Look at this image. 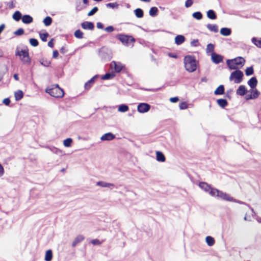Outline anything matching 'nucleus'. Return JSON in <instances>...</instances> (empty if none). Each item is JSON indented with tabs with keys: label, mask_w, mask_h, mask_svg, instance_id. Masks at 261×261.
I'll return each instance as SVG.
<instances>
[{
	"label": "nucleus",
	"mask_w": 261,
	"mask_h": 261,
	"mask_svg": "<svg viewBox=\"0 0 261 261\" xmlns=\"http://www.w3.org/2000/svg\"><path fill=\"white\" fill-rule=\"evenodd\" d=\"M45 92L51 96L58 98L63 97L65 94L64 90L60 88L58 84L52 85L47 87L45 89Z\"/></svg>",
	"instance_id": "f257e3e1"
},
{
	"label": "nucleus",
	"mask_w": 261,
	"mask_h": 261,
	"mask_svg": "<svg viewBox=\"0 0 261 261\" xmlns=\"http://www.w3.org/2000/svg\"><path fill=\"white\" fill-rule=\"evenodd\" d=\"M245 60L242 57H238L236 58L227 60V65L231 70H238L241 68L245 64Z\"/></svg>",
	"instance_id": "f03ea898"
},
{
	"label": "nucleus",
	"mask_w": 261,
	"mask_h": 261,
	"mask_svg": "<svg viewBox=\"0 0 261 261\" xmlns=\"http://www.w3.org/2000/svg\"><path fill=\"white\" fill-rule=\"evenodd\" d=\"M184 64L186 70L188 72H194L197 69L196 60L193 56H186L184 58Z\"/></svg>",
	"instance_id": "7ed1b4c3"
},
{
	"label": "nucleus",
	"mask_w": 261,
	"mask_h": 261,
	"mask_svg": "<svg viewBox=\"0 0 261 261\" xmlns=\"http://www.w3.org/2000/svg\"><path fill=\"white\" fill-rule=\"evenodd\" d=\"M116 38L120 40L123 45L126 46L133 45L135 42V38L130 35L119 34L116 35Z\"/></svg>",
	"instance_id": "20e7f679"
},
{
	"label": "nucleus",
	"mask_w": 261,
	"mask_h": 261,
	"mask_svg": "<svg viewBox=\"0 0 261 261\" xmlns=\"http://www.w3.org/2000/svg\"><path fill=\"white\" fill-rule=\"evenodd\" d=\"M243 77L244 74L243 72L238 69L231 73L229 80L235 84H240L242 82Z\"/></svg>",
	"instance_id": "39448f33"
},
{
	"label": "nucleus",
	"mask_w": 261,
	"mask_h": 261,
	"mask_svg": "<svg viewBox=\"0 0 261 261\" xmlns=\"http://www.w3.org/2000/svg\"><path fill=\"white\" fill-rule=\"evenodd\" d=\"M16 56H19L20 60L25 64H30L31 63V59L29 57V51L28 49H21L17 50L16 53Z\"/></svg>",
	"instance_id": "423d86ee"
},
{
	"label": "nucleus",
	"mask_w": 261,
	"mask_h": 261,
	"mask_svg": "<svg viewBox=\"0 0 261 261\" xmlns=\"http://www.w3.org/2000/svg\"><path fill=\"white\" fill-rule=\"evenodd\" d=\"M110 67L114 69L115 72L119 73L125 68V65L121 62L113 61L110 64Z\"/></svg>",
	"instance_id": "0eeeda50"
},
{
	"label": "nucleus",
	"mask_w": 261,
	"mask_h": 261,
	"mask_svg": "<svg viewBox=\"0 0 261 261\" xmlns=\"http://www.w3.org/2000/svg\"><path fill=\"white\" fill-rule=\"evenodd\" d=\"M150 109V106L146 103H141L138 105L137 107L138 111L141 113H144L148 112Z\"/></svg>",
	"instance_id": "6e6552de"
},
{
	"label": "nucleus",
	"mask_w": 261,
	"mask_h": 261,
	"mask_svg": "<svg viewBox=\"0 0 261 261\" xmlns=\"http://www.w3.org/2000/svg\"><path fill=\"white\" fill-rule=\"evenodd\" d=\"M217 197L228 201H232L233 200V197H231L229 195L225 193H224L223 192L220 190L219 191Z\"/></svg>",
	"instance_id": "1a4fd4ad"
},
{
	"label": "nucleus",
	"mask_w": 261,
	"mask_h": 261,
	"mask_svg": "<svg viewBox=\"0 0 261 261\" xmlns=\"http://www.w3.org/2000/svg\"><path fill=\"white\" fill-rule=\"evenodd\" d=\"M212 59L213 62L216 64H219L223 61L222 57L215 52L212 53Z\"/></svg>",
	"instance_id": "9d476101"
},
{
	"label": "nucleus",
	"mask_w": 261,
	"mask_h": 261,
	"mask_svg": "<svg viewBox=\"0 0 261 261\" xmlns=\"http://www.w3.org/2000/svg\"><path fill=\"white\" fill-rule=\"evenodd\" d=\"M82 28L84 30H92L94 29V24L91 22L85 21L81 24Z\"/></svg>",
	"instance_id": "9b49d317"
},
{
	"label": "nucleus",
	"mask_w": 261,
	"mask_h": 261,
	"mask_svg": "<svg viewBox=\"0 0 261 261\" xmlns=\"http://www.w3.org/2000/svg\"><path fill=\"white\" fill-rule=\"evenodd\" d=\"M259 92L256 89H252L251 91V94L250 95H247V99H255L257 98L259 95Z\"/></svg>",
	"instance_id": "f8f14e48"
},
{
	"label": "nucleus",
	"mask_w": 261,
	"mask_h": 261,
	"mask_svg": "<svg viewBox=\"0 0 261 261\" xmlns=\"http://www.w3.org/2000/svg\"><path fill=\"white\" fill-rule=\"evenodd\" d=\"M85 239V237L84 236L80 234L78 235L74 240V241L72 242V246L73 247H74L76 246V245L79 244V243L82 242Z\"/></svg>",
	"instance_id": "ddd939ff"
},
{
	"label": "nucleus",
	"mask_w": 261,
	"mask_h": 261,
	"mask_svg": "<svg viewBox=\"0 0 261 261\" xmlns=\"http://www.w3.org/2000/svg\"><path fill=\"white\" fill-rule=\"evenodd\" d=\"M22 21L25 24H29L33 21V18L29 15H24L22 17Z\"/></svg>",
	"instance_id": "4468645a"
},
{
	"label": "nucleus",
	"mask_w": 261,
	"mask_h": 261,
	"mask_svg": "<svg viewBox=\"0 0 261 261\" xmlns=\"http://www.w3.org/2000/svg\"><path fill=\"white\" fill-rule=\"evenodd\" d=\"M199 187L206 192H208L211 190V187L207 183L205 182H200L199 184Z\"/></svg>",
	"instance_id": "2eb2a0df"
},
{
	"label": "nucleus",
	"mask_w": 261,
	"mask_h": 261,
	"mask_svg": "<svg viewBox=\"0 0 261 261\" xmlns=\"http://www.w3.org/2000/svg\"><path fill=\"white\" fill-rule=\"evenodd\" d=\"M247 93V90L245 86L241 85L237 90V94L239 95L243 96Z\"/></svg>",
	"instance_id": "dca6fc26"
},
{
	"label": "nucleus",
	"mask_w": 261,
	"mask_h": 261,
	"mask_svg": "<svg viewBox=\"0 0 261 261\" xmlns=\"http://www.w3.org/2000/svg\"><path fill=\"white\" fill-rule=\"evenodd\" d=\"M156 159L158 161L161 162H164L166 160L164 154L159 151L156 152Z\"/></svg>",
	"instance_id": "f3484780"
},
{
	"label": "nucleus",
	"mask_w": 261,
	"mask_h": 261,
	"mask_svg": "<svg viewBox=\"0 0 261 261\" xmlns=\"http://www.w3.org/2000/svg\"><path fill=\"white\" fill-rule=\"evenodd\" d=\"M115 138V136L111 133H108L104 134L101 137V140H112Z\"/></svg>",
	"instance_id": "a211bd4d"
},
{
	"label": "nucleus",
	"mask_w": 261,
	"mask_h": 261,
	"mask_svg": "<svg viewBox=\"0 0 261 261\" xmlns=\"http://www.w3.org/2000/svg\"><path fill=\"white\" fill-rule=\"evenodd\" d=\"M248 84L252 88H255L257 84V81L255 77H251L248 82Z\"/></svg>",
	"instance_id": "6ab92c4d"
},
{
	"label": "nucleus",
	"mask_w": 261,
	"mask_h": 261,
	"mask_svg": "<svg viewBox=\"0 0 261 261\" xmlns=\"http://www.w3.org/2000/svg\"><path fill=\"white\" fill-rule=\"evenodd\" d=\"M185 40V38L182 35H177L175 38V42L177 45L182 44Z\"/></svg>",
	"instance_id": "aec40b11"
},
{
	"label": "nucleus",
	"mask_w": 261,
	"mask_h": 261,
	"mask_svg": "<svg viewBox=\"0 0 261 261\" xmlns=\"http://www.w3.org/2000/svg\"><path fill=\"white\" fill-rule=\"evenodd\" d=\"M96 76H93L90 80L87 82L84 86L85 89L86 90H89L92 86L94 82V80Z\"/></svg>",
	"instance_id": "412c9836"
},
{
	"label": "nucleus",
	"mask_w": 261,
	"mask_h": 261,
	"mask_svg": "<svg viewBox=\"0 0 261 261\" xmlns=\"http://www.w3.org/2000/svg\"><path fill=\"white\" fill-rule=\"evenodd\" d=\"M224 93V87L223 85H220L214 91L215 95H222Z\"/></svg>",
	"instance_id": "4be33fe9"
},
{
	"label": "nucleus",
	"mask_w": 261,
	"mask_h": 261,
	"mask_svg": "<svg viewBox=\"0 0 261 261\" xmlns=\"http://www.w3.org/2000/svg\"><path fill=\"white\" fill-rule=\"evenodd\" d=\"M220 33L224 36H228L231 34V30L227 28H223L220 30Z\"/></svg>",
	"instance_id": "5701e85b"
},
{
	"label": "nucleus",
	"mask_w": 261,
	"mask_h": 261,
	"mask_svg": "<svg viewBox=\"0 0 261 261\" xmlns=\"http://www.w3.org/2000/svg\"><path fill=\"white\" fill-rule=\"evenodd\" d=\"M217 102L218 105L222 108H224L228 105L227 100L225 99H219L217 100Z\"/></svg>",
	"instance_id": "b1692460"
},
{
	"label": "nucleus",
	"mask_w": 261,
	"mask_h": 261,
	"mask_svg": "<svg viewBox=\"0 0 261 261\" xmlns=\"http://www.w3.org/2000/svg\"><path fill=\"white\" fill-rule=\"evenodd\" d=\"M12 18L16 21H19L21 18L22 19V15L21 13L18 11L15 12L13 14Z\"/></svg>",
	"instance_id": "393cba45"
},
{
	"label": "nucleus",
	"mask_w": 261,
	"mask_h": 261,
	"mask_svg": "<svg viewBox=\"0 0 261 261\" xmlns=\"http://www.w3.org/2000/svg\"><path fill=\"white\" fill-rule=\"evenodd\" d=\"M207 28L211 31L214 32H218V27L216 24H208L207 25Z\"/></svg>",
	"instance_id": "a878e982"
},
{
	"label": "nucleus",
	"mask_w": 261,
	"mask_h": 261,
	"mask_svg": "<svg viewBox=\"0 0 261 261\" xmlns=\"http://www.w3.org/2000/svg\"><path fill=\"white\" fill-rule=\"evenodd\" d=\"M207 16L211 19H215L217 18L216 14L213 10H209L207 12Z\"/></svg>",
	"instance_id": "bb28decb"
},
{
	"label": "nucleus",
	"mask_w": 261,
	"mask_h": 261,
	"mask_svg": "<svg viewBox=\"0 0 261 261\" xmlns=\"http://www.w3.org/2000/svg\"><path fill=\"white\" fill-rule=\"evenodd\" d=\"M53 258V252L51 250H48L46 251L44 259L46 261H50Z\"/></svg>",
	"instance_id": "cd10ccee"
},
{
	"label": "nucleus",
	"mask_w": 261,
	"mask_h": 261,
	"mask_svg": "<svg viewBox=\"0 0 261 261\" xmlns=\"http://www.w3.org/2000/svg\"><path fill=\"white\" fill-rule=\"evenodd\" d=\"M14 96L16 100H19L22 98L23 96V93L21 90H17L14 93Z\"/></svg>",
	"instance_id": "c85d7f7f"
},
{
	"label": "nucleus",
	"mask_w": 261,
	"mask_h": 261,
	"mask_svg": "<svg viewBox=\"0 0 261 261\" xmlns=\"http://www.w3.org/2000/svg\"><path fill=\"white\" fill-rule=\"evenodd\" d=\"M205 241L207 244L210 246H213L215 242L214 239L211 236L206 237L205 238Z\"/></svg>",
	"instance_id": "c756f323"
},
{
	"label": "nucleus",
	"mask_w": 261,
	"mask_h": 261,
	"mask_svg": "<svg viewBox=\"0 0 261 261\" xmlns=\"http://www.w3.org/2000/svg\"><path fill=\"white\" fill-rule=\"evenodd\" d=\"M115 76V74L114 73H107L103 75L101 79L103 80H106L113 79Z\"/></svg>",
	"instance_id": "7c9ffc66"
},
{
	"label": "nucleus",
	"mask_w": 261,
	"mask_h": 261,
	"mask_svg": "<svg viewBox=\"0 0 261 261\" xmlns=\"http://www.w3.org/2000/svg\"><path fill=\"white\" fill-rule=\"evenodd\" d=\"M219 191V190L211 187V190H210L208 193L212 196L217 197Z\"/></svg>",
	"instance_id": "2f4dec72"
},
{
	"label": "nucleus",
	"mask_w": 261,
	"mask_h": 261,
	"mask_svg": "<svg viewBox=\"0 0 261 261\" xmlns=\"http://www.w3.org/2000/svg\"><path fill=\"white\" fill-rule=\"evenodd\" d=\"M97 185L100 186L101 187H110L111 186H113L114 185L113 184L107 183L104 181H99L97 182Z\"/></svg>",
	"instance_id": "473e14b6"
},
{
	"label": "nucleus",
	"mask_w": 261,
	"mask_h": 261,
	"mask_svg": "<svg viewBox=\"0 0 261 261\" xmlns=\"http://www.w3.org/2000/svg\"><path fill=\"white\" fill-rule=\"evenodd\" d=\"M135 14L138 18L143 17L144 14L143 10L140 8H137L135 10Z\"/></svg>",
	"instance_id": "72a5a7b5"
},
{
	"label": "nucleus",
	"mask_w": 261,
	"mask_h": 261,
	"mask_svg": "<svg viewBox=\"0 0 261 261\" xmlns=\"http://www.w3.org/2000/svg\"><path fill=\"white\" fill-rule=\"evenodd\" d=\"M158 9L156 7H153L150 8L149 13L151 16H155L157 15Z\"/></svg>",
	"instance_id": "f704fd0d"
},
{
	"label": "nucleus",
	"mask_w": 261,
	"mask_h": 261,
	"mask_svg": "<svg viewBox=\"0 0 261 261\" xmlns=\"http://www.w3.org/2000/svg\"><path fill=\"white\" fill-rule=\"evenodd\" d=\"M52 18L49 16L46 17L43 20V23L45 25L49 26L52 23Z\"/></svg>",
	"instance_id": "c9c22d12"
},
{
	"label": "nucleus",
	"mask_w": 261,
	"mask_h": 261,
	"mask_svg": "<svg viewBox=\"0 0 261 261\" xmlns=\"http://www.w3.org/2000/svg\"><path fill=\"white\" fill-rule=\"evenodd\" d=\"M74 36L79 39H82L83 38L84 33L80 30H77L74 32Z\"/></svg>",
	"instance_id": "e433bc0d"
},
{
	"label": "nucleus",
	"mask_w": 261,
	"mask_h": 261,
	"mask_svg": "<svg viewBox=\"0 0 261 261\" xmlns=\"http://www.w3.org/2000/svg\"><path fill=\"white\" fill-rule=\"evenodd\" d=\"M128 110V107L125 105H121L119 107L118 111L121 112H125Z\"/></svg>",
	"instance_id": "4c0bfd02"
},
{
	"label": "nucleus",
	"mask_w": 261,
	"mask_h": 261,
	"mask_svg": "<svg viewBox=\"0 0 261 261\" xmlns=\"http://www.w3.org/2000/svg\"><path fill=\"white\" fill-rule=\"evenodd\" d=\"M252 41L256 46L261 48V39H258L255 38H253Z\"/></svg>",
	"instance_id": "58836bf2"
},
{
	"label": "nucleus",
	"mask_w": 261,
	"mask_h": 261,
	"mask_svg": "<svg viewBox=\"0 0 261 261\" xmlns=\"http://www.w3.org/2000/svg\"><path fill=\"white\" fill-rule=\"evenodd\" d=\"M254 70L252 67H249L245 70V74L246 75H251L253 73Z\"/></svg>",
	"instance_id": "ea45409f"
},
{
	"label": "nucleus",
	"mask_w": 261,
	"mask_h": 261,
	"mask_svg": "<svg viewBox=\"0 0 261 261\" xmlns=\"http://www.w3.org/2000/svg\"><path fill=\"white\" fill-rule=\"evenodd\" d=\"M72 142V139L67 138L64 141L63 144L65 147H69L71 146Z\"/></svg>",
	"instance_id": "a19ab883"
},
{
	"label": "nucleus",
	"mask_w": 261,
	"mask_h": 261,
	"mask_svg": "<svg viewBox=\"0 0 261 261\" xmlns=\"http://www.w3.org/2000/svg\"><path fill=\"white\" fill-rule=\"evenodd\" d=\"M193 16L194 18L197 20H200L202 17V15L200 12H196L193 14Z\"/></svg>",
	"instance_id": "79ce46f5"
},
{
	"label": "nucleus",
	"mask_w": 261,
	"mask_h": 261,
	"mask_svg": "<svg viewBox=\"0 0 261 261\" xmlns=\"http://www.w3.org/2000/svg\"><path fill=\"white\" fill-rule=\"evenodd\" d=\"M31 45L33 46L36 47L38 45V41L36 39L31 38L29 40Z\"/></svg>",
	"instance_id": "37998d69"
},
{
	"label": "nucleus",
	"mask_w": 261,
	"mask_h": 261,
	"mask_svg": "<svg viewBox=\"0 0 261 261\" xmlns=\"http://www.w3.org/2000/svg\"><path fill=\"white\" fill-rule=\"evenodd\" d=\"M206 49L207 53H213L214 50V45L212 43L208 44Z\"/></svg>",
	"instance_id": "c03bdc74"
},
{
	"label": "nucleus",
	"mask_w": 261,
	"mask_h": 261,
	"mask_svg": "<svg viewBox=\"0 0 261 261\" xmlns=\"http://www.w3.org/2000/svg\"><path fill=\"white\" fill-rule=\"evenodd\" d=\"M98 10V9L97 7H94L91 11H90L88 13V16H90L93 15L95 13H96Z\"/></svg>",
	"instance_id": "a18cd8bd"
},
{
	"label": "nucleus",
	"mask_w": 261,
	"mask_h": 261,
	"mask_svg": "<svg viewBox=\"0 0 261 261\" xmlns=\"http://www.w3.org/2000/svg\"><path fill=\"white\" fill-rule=\"evenodd\" d=\"M24 30L22 28L18 29L14 32V34L17 36L22 35L24 34Z\"/></svg>",
	"instance_id": "49530a36"
},
{
	"label": "nucleus",
	"mask_w": 261,
	"mask_h": 261,
	"mask_svg": "<svg viewBox=\"0 0 261 261\" xmlns=\"http://www.w3.org/2000/svg\"><path fill=\"white\" fill-rule=\"evenodd\" d=\"M48 34L47 33L40 34V38L44 42L47 41V38L48 37Z\"/></svg>",
	"instance_id": "de8ad7c7"
},
{
	"label": "nucleus",
	"mask_w": 261,
	"mask_h": 261,
	"mask_svg": "<svg viewBox=\"0 0 261 261\" xmlns=\"http://www.w3.org/2000/svg\"><path fill=\"white\" fill-rule=\"evenodd\" d=\"M179 107L181 110H185L188 108L187 103L186 102H182L180 103Z\"/></svg>",
	"instance_id": "09e8293b"
},
{
	"label": "nucleus",
	"mask_w": 261,
	"mask_h": 261,
	"mask_svg": "<svg viewBox=\"0 0 261 261\" xmlns=\"http://www.w3.org/2000/svg\"><path fill=\"white\" fill-rule=\"evenodd\" d=\"M107 7L114 8L118 7V5L116 3H108L106 5Z\"/></svg>",
	"instance_id": "8fccbe9b"
},
{
	"label": "nucleus",
	"mask_w": 261,
	"mask_h": 261,
	"mask_svg": "<svg viewBox=\"0 0 261 261\" xmlns=\"http://www.w3.org/2000/svg\"><path fill=\"white\" fill-rule=\"evenodd\" d=\"M193 0H187L185 2V7L186 8L190 7L193 4Z\"/></svg>",
	"instance_id": "3c124183"
},
{
	"label": "nucleus",
	"mask_w": 261,
	"mask_h": 261,
	"mask_svg": "<svg viewBox=\"0 0 261 261\" xmlns=\"http://www.w3.org/2000/svg\"><path fill=\"white\" fill-rule=\"evenodd\" d=\"M91 243L94 245H99L101 244L100 241L98 239H94L91 241Z\"/></svg>",
	"instance_id": "603ef678"
},
{
	"label": "nucleus",
	"mask_w": 261,
	"mask_h": 261,
	"mask_svg": "<svg viewBox=\"0 0 261 261\" xmlns=\"http://www.w3.org/2000/svg\"><path fill=\"white\" fill-rule=\"evenodd\" d=\"M191 44L193 46H197L199 44V42L198 39H194L191 41Z\"/></svg>",
	"instance_id": "864d4df0"
},
{
	"label": "nucleus",
	"mask_w": 261,
	"mask_h": 261,
	"mask_svg": "<svg viewBox=\"0 0 261 261\" xmlns=\"http://www.w3.org/2000/svg\"><path fill=\"white\" fill-rule=\"evenodd\" d=\"M179 100V98L177 97H171L170 98V101L173 103L177 102Z\"/></svg>",
	"instance_id": "5fc2aeb1"
},
{
	"label": "nucleus",
	"mask_w": 261,
	"mask_h": 261,
	"mask_svg": "<svg viewBox=\"0 0 261 261\" xmlns=\"http://www.w3.org/2000/svg\"><path fill=\"white\" fill-rule=\"evenodd\" d=\"M114 30V28L112 26H109L105 28V30L108 32H112Z\"/></svg>",
	"instance_id": "6e6d98bb"
},
{
	"label": "nucleus",
	"mask_w": 261,
	"mask_h": 261,
	"mask_svg": "<svg viewBox=\"0 0 261 261\" xmlns=\"http://www.w3.org/2000/svg\"><path fill=\"white\" fill-rule=\"evenodd\" d=\"M10 100L8 98H5L3 100V103L6 106H8L10 103Z\"/></svg>",
	"instance_id": "4d7b16f0"
},
{
	"label": "nucleus",
	"mask_w": 261,
	"mask_h": 261,
	"mask_svg": "<svg viewBox=\"0 0 261 261\" xmlns=\"http://www.w3.org/2000/svg\"><path fill=\"white\" fill-rule=\"evenodd\" d=\"M4 168L3 166L0 164V177H2L4 174Z\"/></svg>",
	"instance_id": "13d9d810"
},
{
	"label": "nucleus",
	"mask_w": 261,
	"mask_h": 261,
	"mask_svg": "<svg viewBox=\"0 0 261 261\" xmlns=\"http://www.w3.org/2000/svg\"><path fill=\"white\" fill-rule=\"evenodd\" d=\"M59 56V53L58 51L56 50L53 51V57L54 58H57Z\"/></svg>",
	"instance_id": "bf43d9fd"
},
{
	"label": "nucleus",
	"mask_w": 261,
	"mask_h": 261,
	"mask_svg": "<svg viewBox=\"0 0 261 261\" xmlns=\"http://www.w3.org/2000/svg\"><path fill=\"white\" fill-rule=\"evenodd\" d=\"M8 6H9V8L10 9H12L14 8V4L13 3V2L12 1L11 2H9V4H8Z\"/></svg>",
	"instance_id": "052dcab7"
},
{
	"label": "nucleus",
	"mask_w": 261,
	"mask_h": 261,
	"mask_svg": "<svg viewBox=\"0 0 261 261\" xmlns=\"http://www.w3.org/2000/svg\"><path fill=\"white\" fill-rule=\"evenodd\" d=\"M97 27L98 28V29H103V25L102 24V23H101V22H97Z\"/></svg>",
	"instance_id": "680f3d73"
},
{
	"label": "nucleus",
	"mask_w": 261,
	"mask_h": 261,
	"mask_svg": "<svg viewBox=\"0 0 261 261\" xmlns=\"http://www.w3.org/2000/svg\"><path fill=\"white\" fill-rule=\"evenodd\" d=\"M54 43L53 42V39H51V40H50L48 42V46L50 47H54Z\"/></svg>",
	"instance_id": "e2e57ef3"
},
{
	"label": "nucleus",
	"mask_w": 261,
	"mask_h": 261,
	"mask_svg": "<svg viewBox=\"0 0 261 261\" xmlns=\"http://www.w3.org/2000/svg\"><path fill=\"white\" fill-rule=\"evenodd\" d=\"M14 78L16 81H18L19 80V77H18V75L17 74H15L14 75Z\"/></svg>",
	"instance_id": "0e129e2a"
},
{
	"label": "nucleus",
	"mask_w": 261,
	"mask_h": 261,
	"mask_svg": "<svg viewBox=\"0 0 261 261\" xmlns=\"http://www.w3.org/2000/svg\"><path fill=\"white\" fill-rule=\"evenodd\" d=\"M201 81L206 82L207 81V79L206 77H203L201 79Z\"/></svg>",
	"instance_id": "69168bd1"
},
{
	"label": "nucleus",
	"mask_w": 261,
	"mask_h": 261,
	"mask_svg": "<svg viewBox=\"0 0 261 261\" xmlns=\"http://www.w3.org/2000/svg\"><path fill=\"white\" fill-rule=\"evenodd\" d=\"M83 3H84L85 4H88V0H83Z\"/></svg>",
	"instance_id": "338daca9"
},
{
	"label": "nucleus",
	"mask_w": 261,
	"mask_h": 261,
	"mask_svg": "<svg viewBox=\"0 0 261 261\" xmlns=\"http://www.w3.org/2000/svg\"><path fill=\"white\" fill-rule=\"evenodd\" d=\"M170 56L171 57L174 58H176V55H172L171 54H170Z\"/></svg>",
	"instance_id": "774afa93"
}]
</instances>
